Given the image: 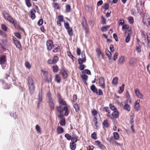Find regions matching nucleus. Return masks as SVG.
I'll use <instances>...</instances> for the list:
<instances>
[{
	"instance_id": "f257e3e1",
	"label": "nucleus",
	"mask_w": 150,
	"mask_h": 150,
	"mask_svg": "<svg viewBox=\"0 0 150 150\" xmlns=\"http://www.w3.org/2000/svg\"><path fill=\"white\" fill-rule=\"evenodd\" d=\"M28 83L30 94L32 95L35 92V88L33 79L31 77H28Z\"/></svg>"
},
{
	"instance_id": "f03ea898",
	"label": "nucleus",
	"mask_w": 150,
	"mask_h": 150,
	"mask_svg": "<svg viewBox=\"0 0 150 150\" xmlns=\"http://www.w3.org/2000/svg\"><path fill=\"white\" fill-rule=\"evenodd\" d=\"M90 89L91 91L94 93H96L98 95H103L102 91L100 89L98 90L96 86L92 84L91 86Z\"/></svg>"
},
{
	"instance_id": "7ed1b4c3",
	"label": "nucleus",
	"mask_w": 150,
	"mask_h": 150,
	"mask_svg": "<svg viewBox=\"0 0 150 150\" xmlns=\"http://www.w3.org/2000/svg\"><path fill=\"white\" fill-rule=\"evenodd\" d=\"M47 49L48 51H50L53 47V42L51 40H48L46 42Z\"/></svg>"
},
{
	"instance_id": "20e7f679",
	"label": "nucleus",
	"mask_w": 150,
	"mask_h": 150,
	"mask_svg": "<svg viewBox=\"0 0 150 150\" xmlns=\"http://www.w3.org/2000/svg\"><path fill=\"white\" fill-rule=\"evenodd\" d=\"M99 83L100 86L102 88L104 89L105 88V81L103 77H101L99 79Z\"/></svg>"
},
{
	"instance_id": "39448f33",
	"label": "nucleus",
	"mask_w": 150,
	"mask_h": 150,
	"mask_svg": "<svg viewBox=\"0 0 150 150\" xmlns=\"http://www.w3.org/2000/svg\"><path fill=\"white\" fill-rule=\"evenodd\" d=\"M119 115V112L118 111H115L112 113L111 116L109 115L110 118L112 120L118 118Z\"/></svg>"
},
{
	"instance_id": "423d86ee",
	"label": "nucleus",
	"mask_w": 150,
	"mask_h": 150,
	"mask_svg": "<svg viewBox=\"0 0 150 150\" xmlns=\"http://www.w3.org/2000/svg\"><path fill=\"white\" fill-rule=\"evenodd\" d=\"M48 102L50 110H54L55 108V105L53 99L48 100Z\"/></svg>"
},
{
	"instance_id": "0eeeda50",
	"label": "nucleus",
	"mask_w": 150,
	"mask_h": 150,
	"mask_svg": "<svg viewBox=\"0 0 150 150\" xmlns=\"http://www.w3.org/2000/svg\"><path fill=\"white\" fill-rule=\"evenodd\" d=\"M134 92L136 96L139 98H143V95L140 93V91L138 88L135 89Z\"/></svg>"
},
{
	"instance_id": "6e6552de",
	"label": "nucleus",
	"mask_w": 150,
	"mask_h": 150,
	"mask_svg": "<svg viewBox=\"0 0 150 150\" xmlns=\"http://www.w3.org/2000/svg\"><path fill=\"white\" fill-rule=\"evenodd\" d=\"M95 144L97 145L98 147L100 149L103 150L106 149L105 146L102 144L100 143V142L98 140H97L95 141Z\"/></svg>"
},
{
	"instance_id": "1a4fd4ad",
	"label": "nucleus",
	"mask_w": 150,
	"mask_h": 150,
	"mask_svg": "<svg viewBox=\"0 0 150 150\" xmlns=\"http://www.w3.org/2000/svg\"><path fill=\"white\" fill-rule=\"evenodd\" d=\"M60 73L62 75L63 79H65L67 77L68 75L66 71L64 69H62L60 70Z\"/></svg>"
},
{
	"instance_id": "9d476101",
	"label": "nucleus",
	"mask_w": 150,
	"mask_h": 150,
	"mask_svg": "<svg viewBox=\"0 0 150 150\" xmlns=\"http://www.w3.org/2000/svg\"><path fill=\"white\" fill-rule=\"evenodd\" d=\"M36 12V11L34 8L32 9L30 11V17L32 19L34 20L35 17V13Z\"/></svg>"
},
{
	"instance_id": "9b49d317",
	"label": "nucleus",
	"mask_w": 150,
	"mask_h": 150,
	"mask_svg": "<svg viewBox=\"0 0 150 150\" xmlns=\"http://www.w3.org/2000/svg\"><path fill=\"white\" fill-rule=\"evenodd\" d=\"M82 24L83 28L88 27L86 20L84 17H83L82 19Z\"/></svg>"
},
{
	"instance_id": "f8f14e48",
	"label": "nucleus",
	"mask_w": 150,
	"mask_h": 150,
	"mask_svg": "<svg viewBox=\"0 0 150 150\" xmlns=\"http://www.w3.org/2000/svg\"><path fill=\"white\" fill-rule=\"evenodd\" d=\"M6 60V57L4 55H1L0 57V64L3 65Z\"/></svg>"
},
{
	"instance_id": "ddd939ff",
	"label": "nucleus",
	"mask_w": 150,
	"mask_h": 150,
	"mask_svg": "<svg viewBox=\"0 0 150 150\" xmlns=\"http://www.w3.org/2000/svg\"><path fill=\"white\" fill-rule=\"evenodd\" d=\"M16 28H18L19 29L21 30L22 31H24V30L23 28L21 27L17 23L16 21H14L12 23Z\"/></svg>"
},
{
	"instance_id": "4468645a",
	"label": "nucleus",
	"mask_w": 150,
	"mask_h": 150,
	"mask_svg": "<svg viewBox=\"0 0 150 150\" xmlns=\"http://www.w3.org/2000/svg\"><path fill=\"white\" fill-rule=\"evenodd\" d=\"M105 53L106 55L108 56L109 60H110L112 59V54L108 49H105Z\"/></svg>"
},
{
	"instance_id": "2eb2a0df",
	"label": "nucleus",
	"mask_w": 150,
	"mask_h": 150,
	"mask_svg": "<svg viewBox=\"0 0 150 150\" xmlns=\"http://www.w3.org/2000/svg\"><path fill=\"white\" fill-rule=\"evenodd\" d=\"M63 111H65L64 112V115L66 116H67L68 115L69 113V111L68 110V107L67 106H65L63 108Z\"/></svg>"
},
{
	"instance_id": "dca6fc26",
	"label": "nucleus",
	"mask_w": 150,
	"mask_h": 150,
	"mask_svg": "<svg viewBox=\"0 0 150 150\" xmlns=\"http://www.w3.org/2000/svg\"><path fill=\"white\" fill-rule=\"evenodd\" d=\"M66 29L67 30V32L69 35L70 36H72L73 35V29L72 28L70 27Z\"/></svg>"
},
{
	"instance_id": "f3484780",
	"label": "nucleus",
	"mask_w": 150,
	"mask_h": 150,
	"mask_svg": "<svg viewBox=\"0 0 150 150\" xmlns=\"http://www.w3.org/2000/svg\"><path fill=\"white\" fill-rule=\"evenodd\" d=\"M102 124L104 127L105 128H108L109 125L107 120H105L103 122Z\"/></svg>"
},
{
	"instance_id": "a211bd4d",
	"label": "nucleus",
	"mask_w": 150,
	"mask_h": 150,
	"mask_svg": "<svg viewBox=\"0 0 150 150\" xmlns=\"http://www.w3.org/2000/svg\"><path fill=\"white\" fill-rule=\"evenodd\" d=\"M58 101L59 103L60 104L64 105H67L66 101L62 98H59Z\"/></svg>"
},
{
	"instance_id": "6ab92c4d",
	"label": "nucleus",
	"mask_w": 150,
	"mask_h": 150,
	"mask_svg": "<svg viewBox=\"0 0 150 150\" xmlns=\"http://www.w3.org/2000/svg\"><path fill=\"white\" fill-rule=\"evenodd\" d=\"M2 14L5 19L10 16L9 14L7 13L5 11H3L2 12Z\"/></svg>"
},
{
	"instance_id": "aec40b11",
	"label": "nucleus",
	"mask_w": 150,
	"mask_h": 150,
	"mask_svg": "<svg viewBox=\"0 0 150 150\" xmlns=\"http://www.w3.org/2000/svg\"><path fill=\"white\" fill-rule=\"evenodd\" d=\"M110 27V25H107L105 26H103L101 28V30L103 32H105L107 31V29L109 28Z\"/></svg>"
},
{
	"instance_id": "412c9836",
	"label": "nucleus",
	"mask_w": 150,
	"mask_h": 150,
	"mask_svg": "<svg viewBox=\"0 0 150 150\" xmlns=\"http://www.w3.org/2000/svg\"><path fill=\"white\" fill-rule=\"evenodd\" d=\"M57 132L58 134H60L64 132V130L61 127H59L57 128Z\"/></svg>"
},
{
	"instance_id": "4be33fe9",
	"label": "nucleus",
	"mask_w": 150,
	"mask_h": 150,
	"mask_svg": "<svg viewBox=\"0 0 150 150\" xmlns=\"http://www.w3.org/2000/svg\"><path fill=\"white\" fill-rule=\"evenodd\" d=\"M118 78L117 77L114 78L112 81V84L115 85H117L118 83Z\"/></svg>"
},
{
	"instance_id": "5701e85b",
	"label": "nucleus",
	"mask_w": 150,
	"mask_h": 150,
	"mask_svg": "<svg viewBox=\"0 0 150 150\" xmlns=\"http://www.w3.org/2000/svg\"><path fill=\"white\" fill-rule=\"evenodd\" d=\"M15 45H16V47L18 48L20 50H21L22 49V47L21 44L19 41L17 42L14 43Z\"/></svg>"
},
{
	"instance_id": "b1692460",
	"label": "nucleus",
	"mask_w": 150,
	"mask_h": 150,
	"mask_svg": "<svg viewBox=\"0 0 150 150\" xmlns=\"http://www.w3.org/2000/svg\"><path fill=\"white\" fill-rule=\"evenodd\" d=\"M114 139L117 140L119 139L120 136L118 133L117 132H114L113 133Z\"/></svg>"
},
{
	"instance_id": "393cba45",
	"label": "nucleus",
	"mask_w": 150,
	"mask_h": 150,
	"mask_svg": "<svg viewBox=\"0 0 150 150\" xmlns=\"http://www.w3.org/2000/svg\"><path fill=\"white\" fill-rule=\"evenodd\" d=\"M42 91L39 92L38 95V103H41L42 100Z\"/></svg>"
},
{
	"instance_id": "a878e982",
	"label": "nucleus",
	"mask_w": 150,
	"mask_h": 150,
	"mask_svg": "<svg viewBox=\"0 0 150 150\" xmlns=\"http://www.w3.org/2000/svg\"><path fill=\"white\" fill-rule=\"evenodd\" d=\"M52 78L51 76H50V77L46 76V79L45 80V82L47 83H49L50 82H52Z\"/></svg>"
},
{
	"instance_id": "bb28decb",
	"label": "nucleus",
	"mask_w": 150,
	"mask_h": 150,
	"mask_svg": "<svg viewBox=\"0 0 150 150\" xmlns=\"http://www.w3.org/2000/svg\"><path fill=\"white\" fill-rule=\"evenodd\" d=\"M125 60V57L124 56H121L119 58L118 62L120 64H122Z\"/></svg>"
},
{
	"instance_id": "cd10ccee",
	"label": "nucleus",
	"mask_w": 150,
	"mask_h": 150,
	"mask_svg": "<svg viewBox=\"0 0 150 150\" xmlns=\"http://www.w3.org/2000/svg\"><path fill=\"white\" fill-rule=\"evenodd\" d=\"M55 81L58 83H59L61 82V79L59 76L57 74L55 77Z\"/></svg>"
},
{
	"instance_id": "c85d7f7f",
	"label": "nucleus",
	"mask_w": 150,
	"mask_h": 150,
	"mask_svg": "<svg viewBox=\"0 0 150 150\" xmlns=\"http://www.w3.org/2000/svg\"><path fill=\"white\" fill-rule=\"evenodd\" d=\"M56 109L57 111L59 112V113H62L63 111V108H62V107L61 106H57Z\"/></svg>"
},
{
	"instance_id": "c756f323",
	"label": "nucleus",
	"mask_w": 150,
	"mask_h": 150,
	"mask_svg": "<svg viewBox=\"0 0 150 150\" xmlns=\"http://www.w3.org/2000/svg\"><path fill=\"white\" fill-rule=\"evenodd\" d=\"M124 86L125 84H122V86L120 87V90L118 91V93H119L121 94L124 91Z\"/></svg>"
},
{
	"instance_id": "7c9ffc66",
	"label": "nucleus",
	"mask_w": 150,
	"mask_h": 150,
	"mask_svg": "<svg viewBox=\"0 0 150 150\" xmlns=\"http://www.w3.org/2000/svg\"><path fill=\"white\" fill-rule=\"evenodd\" d=\"M88 76L85 74H83L81 76V78L83 80V81H86L88 80Z\"/></svg>"
},
{
	"instance_id": "2f4dec72",
	"label": "nucleus",
	"mask_w": 150,
	"mask_h": 150,
	"mask_svg": "<svg viewBox=\"0 0 150 150\" xmlns=\"http://www.w3.org/2000/svg\"><path fill=\"white\" fill-rule=\"evenodd\" d=\"M73 107L75 109L76 111L78 112L79 110V108L78 105L77 103L74 104L73 105Z\"/></svg>"
},
{
	"instance_id": "473e14b6",
	"label": "nucleus",
	"mask_w": 150,
	"mask_h": 150,
	"mask_svg": "<svg viewBox=\"0 0 150 150\" xmlns=\"http://www.w3.org/2000/svg\"><path fill=\"white\" fill-rule=\"evenodd\" d=\"M10 115L11 117H12L15 119L17 118V116L16 115V113L13 111L11 112L10 113Z\"/></svg>"
},
{
	"instance_id": "72a5a7b5",
	"label": "nucleus",
	"mask_w": 150,
	"mask_h": 150,
	"mask_svg": "<svg viewBox=\"0 0 150 150\" xmlns=\"http://www.w3.org/2000/svg\"><path fill=\"white\" fill-rule=\"evenodd\" d=\"M59 124L61 126H64L65 125V118L62 119L59 122Z\"/></svg>"
},
{
	"instance_id": "f704fd0d",
	"label": "nucleus",
	"mask_w": 150,
	"mask_h": 150,
	"mask_svg": "<svg viewBox=\"0 0 150 150\" xmlns=\"http://www.w3.org/2000/svg\"><path fill=\"white\" fill-rule=\"evenodd\" d=\"M52 68L53 71L54 72L56 73L58 71L59 68L58 66L57 65L53 66L52 67Z\"/></svg>"
},
{
	"instance_id": "c9c22d12",
	"label": "nucleus",
	"mask_w": 150,
	"mask_h": 150,
	"mask_svg": "<svg viewBox=\"0 0 150 150\" xmlns=\"http://www.w3.org/2000/svg\"><path fill=\"white\" fill-rule=\"evenodd\" d=\"M5 20H7L9 22L12 23L14 21L13 18L10 16L7 17V18Z\"/></svg>"
},
{
	"instance_id": "e433bc0d",
	"label": "nucleus",
	"mask_w": 150,
	"mask_h": 150,
	"mask_svg": "<svg viewBox=\"0 0 150 150\" xmlns=\"http://www.w3.org/2000/svg\"><path fill=\"white\" fill-rule=\"evenodd\" d=\"M58 60V58L57 56H54L52 60V62H53V64H56Z\"/></svg>"
},
{
	"instance_id": "4c0bfd02",
	"label": "nucleus",
	"mask_w": 150,
	"mask_h": 150,
	"mask_svg": "<svg viewBox=\"0 0 150 150\" xmlns=\"http://www.w3.org/2000/svg\"><path fill=\"white\" fill-rule=\"evenodd\" d=\"M70 147L71 150H75L76 148V144H73L72 145L71 143H70Z\"/></svg>"
},
{
	"instance_id": "58836bf2",
	"label": "nucleus",
	"mask_w": 150,
	"mask_h": 150,
	"mask_svg": "<svg viewBox=\"0 0 150 150\" xmlns=\"http://www.w3.org/2000/svg\"><path fill=\"white\" fill-rule=\"evenodd\" d=\"M83 74H87L88 75H91V72L88 69H86L84 70L82 72Z\"/></svg>"
},
{
	"instance_id": "ea45409f",
	"label": "nucleus",
	"mask_w": 150,
	"mask_h": 150,
	"mask_svg": "<svg viewBox=\"0 0 150 150\" xmlns=\"http://www.w3.org/2000/svg\"><path fill=\"white\" fill-rule=\"evenodd\" d=\"M124 108L128 111H129L131 109L129 105L127 104H125Z\"/></svg>"
},
{
	"instance_id": "a19ab883",
	"label": "nucleus",
	"mask_w": 150,
	"mask_h": 150,
	"mask_svg": "<svg viewBox=\"0 0 150 150\" xmlns=\"http://www.w3.org/2000/svg\"><path fill=\"white\" fill-rule=\"evenodd\" d=\"M66 10L67 12L68 13L71 10V6L69 5H67L66 6Z\"/></svg>"
},
{
	"instance_id": "79ce46f5",
	"label": "nucleus",
	"mask_w": 150,
	"mask_h": 150,
	"mask_svg": "<svg viewBox=\"0 0 150 150\" xmlns=\"http://www.w3.org/2000/svg\"><path fill=\"white\" fill-rule=\"evenodd\" d=\"M64 137L68 140H70L71 139V136L68 133L66 134Z\"/></svg>"
},
{
	"instance_id": "37998d69",
	"label": "nucleus",
	"mask_w": 150,
	"mask_h": 150,
	"mask_svg": "<svg viewBox=\"0 0 150 150\" xmlns=\"http://www.w3.org/2000/svg\"><path fill=\"white\" fill-rule=\"evenodd\" d=\"M102 20L101 21V23L103 24H105L106 23V20L105 18L103 16H101Z\"/></svg>"
},
{
	"instance_id": "c03bdc74",
	"label": "nucleus",
	"mask_w": 150,
	"mask_h": 150,
	"mask_svg": "<svg viewBox=\"0 0 150 150\" xmlns=\"http://www.w3.org/2000/svg\"><path fill=\"white\" fill-rule=\"evenodd\" d=\"M119 25H122L125 23L124 20L122 18H121L119 21Z\"/></svg>"
},
{
	"instance_id": "a18cd8bd",
	"label": "nucleus",
	"mask_w": 150,
	"mask_h": 150,
	"mask_svg": "<svg viewBox=\"0 0 150 150\" xmlns=\"http://www.w3.org/2000/svg\"><path fill=\"white\" fill-rule=\"evenodd\" d=\"M134 108L136 111H139L140 109L139 104H135Z\"/></svg>"
},
{
	"instance_id": "49530a36",
	"label": "nucleus",
	"mask_w": 150,
	"mask_h": 150,
	"mask_svg": "<svg viewBox=\"0 0 150 150\" xmlns=\"http://www.w3.org/2000/svg\"><path fill=\"white\" fill-rule=\"evenodd\" d=\"M110 106L111 109L112 110L116 111L117 109L115 107L114 105L111 104H110Z\"/></svg>"
},
{
	"instance_id": "de8ad7c7",
	"label": "nucleus",
	"mask_w": 150,
	"mask_h": 150,
	"mask_svg": "<svg viewBox=\"0 0 150 150\" xmlns=\"http://www.w3.org/2000/svg\"><path fill=\"white\" fill-rule=\"evenodd\" d=\"M128 20L129 23L131 24H133L134 23V19L131 16L129 17L128 18Z\"/></svg>"
},
{
	"instance_id": "09e8293b",
	"label": "nucleus",
	"mask_w": 150,
	"mask_h": 150,
	"mask_svg": "<svg viewBox=\"0 0 150 150\" xmlns=\"http://www.w3.org/2000/svg\"><path fill=\"white\" fill-rule=\"evenodd\" d=\"M67 54L68 56L70 57L73 60H74L73 59L75 58V57L74 56L71 54V52H67Z\"/></svg>"
},
{
	"instance_id": "8fccbe9b",
	"label": "nucleus",
	"mask_w": 150,
	"mask_h": 150,
	"mask_svg": "<svg viewBox=\"0 0 150 150\" xmlns=\"http://www.w3.org/2000/svg\"><path fill=\"white\" fill-rule=\"evenodd\" d=\"M130 37L129 33L128 34V35L127 36L126 39H125V42L127 43L130 40Z\"/></svg>"
},
{
	"instance_id": "3c124183",
	"label": "nucleus",
	"mask_w": 150,
	"mask_h": 150,
	"mask_svg": "<svg viewBox=\"0 0 150 150\" xmlns=\"http://www.w3.org/2000/svg\"><path fill=\"white\" fill-rule=\"evenodd\" d=\"M91 137L93 139L95 140L96 139H97V137L96 133L95 132L93 133L91 135Z\"/></svg>"
},
{
	"instance_id": "603ef678",
	"label": "nucleus",
	"mask_w": 150,
	"mask_h": 150,
	"mask_svg": "<svg viewBox=\"0 0 150 150\" xmlns=\"http://www.w3.org/2000/svg\"><path fill=\"white\" fill-rule=\"evenodd\" d=\"M43 19L42 18H41L38 21V24L39 26H41L43 24Z\"/></svg>"
},
{
	"instance_id": "864d4df0",
	"label": "nucleus",
	"mask_w": 150,
	"mask_h": 150,
	"mask_svg": "<svg viewBox=\"0 0 150 150\" xmlns=\"http://www.w3.org/2000/svg\"><path fill=\"white\" fill-rule=\"evenodd\" d=\"M129 28V26L127 25L124 24L122 25V30L127 29Z\"/></svg>"
},
{
	"instance_id": "5fc2aeb1",
	"label": "nucleus",
	"mask_w": 150,
	"mask_h": 150,
	"mask_svg": "<svg viewBox=\"0 0 150 150\" xmlns=\"http://www.w3.org/2000/svg\"><path fill=\"white\" fill-rule=\"evenodd\" d=\"M103 8L105 10H108L109 8V4L107 3L105 4L104 6L103 7Z\"/></svg>"
},
{
	"instance_id": "6e6d98bb",
	"label": "nucleus",
	"mask_w": 150,
	"mask_h": 150,
	"mask_svg": "<svg viewBox=\"0 0 150 150\" xmlns=\"http://www.w3.org/2000/svg\"><path fill=\"white\" fill-rule=\"evenodd\" d=\"M26 5L28 7H30L31 6V4L29 0H25Z\"/></svg>"
},
{
	"instance_id": "4d7b16f0",
	"label": "nucleus",
	"mask_w": 150,
	"mask_h": 150,
	"mask_svg": "<svg viewBox=\"0 0 150 150\" xmlns=\"http://www.w3.org/2000/svg\"><path fill=\"white\" fill-rule=\"evenodd\" d=\"M92 113L93 116H95L97 115L98 112L96 110L93 109L92 111Z\"/></svg>"
},
{
	"instance_id": "13d9d810",
	"label": "nucleus",
	"mask_w": 150,
	"mask_h": 150,
	"mask_svg": "<svg viewBox=\"0 0 150 150\" xmlns=\"http://www.w3.org/2000/svg\"><path fill=\"white\" fill-rule=\"evenodd\" d=\"M78 63L79 64H83V63L84 62V60L82 58H79L78 59Z\"/></svg>"
},
{
	"instance_id": "bf43d9fd",
	"label": "nucleus",
	"mask_w": 150,
	"mask_h": 150,
	"mask_svg": "<svg viewBox=\"0 0 150 150\" xmlns=\"http://www.w3.org/2000/svg\"><path fill=\"white\" fill-rule=\"evenodd\" d=\"M25 67L28 68V69H30L31 66L28 62H26L25 63Z\"/></svg>"
},
{
	"instance_id": "052dcab7",
	"label": "nucleus",
	"mask_w": 150,
	"mask_h": 150,
	"mask_svg": "<svg viewBox=\"0 0 150 150\" xmlns=\"http://www.w3.org/2000/svg\"><path fill=\"white\" fill-rule=\"evenodd\" d=\"M35 129L37 132L40 133L41 131V129L40 126L38 125H36L35 126Z\"/></svg>"
},
{
	"instance_id": "680f3d73",
	"label": "nucleus",
	"mask_w": 150,
	"mask_h": 150,
	"mask_svg": "<svg viewBox=\"0 0 150 150\" xmlns=\"http://www.w3.org/2000/svg\"><path fill=\"white\" fill-rule=\"evenodd\" d=\"M1 27L2 29L5 31H6L7 30V27L4 24H2L1 25Z\"/></svg>"
},
{
	"instance_id": "e2e57ef3",
	"label": "nucleus",
	"mask_w": 150,
	"mask_h": 150,
	"mask_svg": "<svg viewBox=\"0 0 150 150\" xmlns=\"http://www.w3.org/2000/svg\"><path fill=\"white\" fill-rule=\"evenodd\" d=\"M15 36L18 39H21V37L20 34L18 32L16 33H15Z\"/></svg>"
},
{
	"instance_id": "0e129e2a",
	"label": "nucleus",
	"mask_w": 150,
	"mask_h": 150,
	"mask_svg": "<svg viewBox=\"0 0 150 150\" xmlns=\"http://www.w3.org/2000/svg\"><path fill=\"white\" fill-rule=\"evenodd\" d=\"M52 48H53L54 50H58L60 48V47L59 46H58L57 45H53Z\"/></svg>"
},
{
	"instance_id": "69168bd1",
	"label": "nucleus",
	"mask_w": 150,
	"mask_h": 150,
	"mask_svg": "<svg viewBox=\"0 0 150 150\" xmlns=\"http://www.w3.org/2000/svg\"><path fill=\"white\" fill-rule=\"evenodd\" d=\"M58 21H60L63 22L64 21L63 17L62 15H60L58 16Z\"/></svg>"
},
{
	"instance_id": "338daca9",
	"label": "nucleus",
	"mask_w": 150,
	"mask_h": 150,
	"mask_svg": "<svg viewBox=\"0 0 150 150\" xmlns=\"http://www.w3.org/2000/svg\"><path fill=\"white\" fill-rule=\"evenodd\" d=\"M79 68L81 70H83L85 68V65L83 64H80Z\"/></svg>"
},
{
	"instance_id": "774afa93",
	"label": "nucleus",
	"mask_w": 150,
	"mask_h": 150,
	"mask_svg": "<svg viewBox=\"0 0 150 150\" xmlns=\"http://www.w3.org/2000/svg\"><path fill=\"white\" fill-rule=\"evenodd\" d=\"M54 7L57 9H60V8L59 4L57 3H55L54 4Z\"/></svg>"
}]
</instances>
